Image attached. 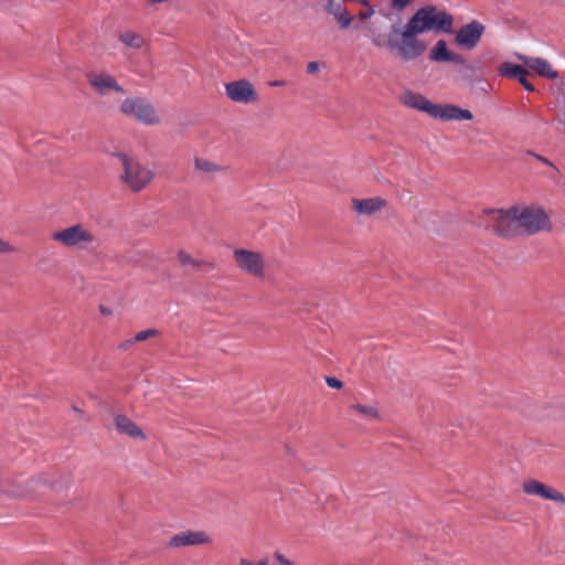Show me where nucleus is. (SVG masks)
<instances>
[{"mask_svg": "<svg viewBox=\"0 0 565 565\" xmlns=\"http://www.w3.org/2000/svg\"><path fill=\"white\" fill-rule=\"evenodd\" d=\"M454 17L446 10L427 4L417 9L406 24H392L386 40L377 35L372 38V43L376 47L386 46L401 60L411 62L420 57L428 47L420 39L422 34H450L454 32Z\"/></svg>", "mask_w": 565, "mask_h": 565, "instance_id": "nucleus-1", "label": "nucleus"}, {"mask_svg": "<svg viewBox=\"0 0 565 565\" xmlns=\"http://www.w3.org/2000/svg\"><path fill=\"white\" fill-rule=\"evenodd\" d=\"M483 213L490 216L492 232L503 238L516 237L523 233L533 235L551 232L553 228L546 212L534 205H513L507 210L486 209Z\"/></svg>", "mask_w": 565, "mask_h": 565, "instance_id": "nucleus-2", "label": "nucleus"}, {"mask_svg": "<svg viewBox=\"0 0 565 565\" xmlns=\"http://www.w3.org/2000/svg\"><path fill=\"white\" fill-rule=\"evenodd\" d=\"M70 473L45 472L35 478L22 481L18 477L0 475V494L26 499L41 495L43 488L60 490L70 482Z\"/></svg>", "mask_w": 565, "mask_h": 565, "instance_id": "nucleus-3", "label": "nucleus"}, {"mask_svg": "<svg viewBox=\"0 0 565 565\" xmlns=\"http://www.w3.org/2000/svg\"><path fill=\"white\" fill-rule=\"evenodd\" d=\"M399 102L408 108L426 113L430 117L444 121L471 120L473 118V115L469 109H462L452 104H434L424 95L411 89H406L401 93Z\"/></svg>", "mask_w": 565, "mask_h": 565, "instance_id": "nucleus-4", "label": "nucleus"}, {"mask_svg": "<svg viewBox=\"0 0 565 565\" xmlns=\"http://www.w3.org/2000/svg\"><path fill=\"white\" fill-rule=\"evenodd\" d=\"M122 173L120 180L132 191L140 192L146 189L153 180L154 172L141 164L138 160L126 153H117Z\"/></svg>", "mask_w": 565, "mask_h": 565, "instance_id": "nucleus-5", "label": "nucleus"}, {"mask_svg": "<svg viewBox=\"0 0 565 565\" xmlns=\"http://www.w3.org/2000/svg\"><path fill=\"white\" fill-rule=\"evenodd\" d=\"M52 241L67 249H87L96 243L95 234L82 223H76L51 234Z\"/></svg>", "mask_w": 565, "mask_h": 565, "instance_id": "nucleus-6", "label": "nucleus"}, {"mask_svg": "<svg viewBox=\"0 0 565 565\" xmlns=\"http://www.w3.org/2000/svg\"><path fill=\"white\" fill-rule=\"evenodd\" d=\"M120 111L145 125H158L160 117L154 106L142 97H129L120 104Z\"/></svg>", "mask_w": 565, "mask_h": 565, "instance_id": "nucleus-7", "label": "nucleus"}, {"mask_svg": "<svg viewBox=\"0 0 565 565\" xmlns=\"http://www.w3.org/2000/svg\"><path fill=\"white\" fill-rule=\"evenodd\" d=\"M233 259L241 271L255 278H264L266 263L263 253L239 247L233 250Z\"/></svg>", "mask_w": 565, "mask_h": 565, "instance_id": "nucleus-8", "label": "nucleus"}, {"mask_svg": "<svg viewBox=\"0 0 565 565\" xmlns=\"http://www.w3.org/2000/svg\"><path fill=\"white\" fill-rule=\"evenodd\" d=\"M226 96L234 103L253 104L259 102V95L248 79H238L225 85Z\"/></svg>", "mask_w": 565, "mask_h": 565, "instance_id": "nucleus-9", "label": "nucleus"}, {"mask_svg": "<svg viewBox=\"0 0 565 565\" xmlns=\"http://www.w3.org/2000/svg\"><path fill=\"white\" fill-rule=\"evenodd\" d=\"M486 26L473 20L470 23L462 25L455 35V43L465 50H473L480 42Z\"/></svg>", "mask_w": 565, "mask_h": 565, "instance_id": "nucleus-10", "label": "nucleus"}, {"mask_svg": "<svg viewBox=\"0 0 565 565\" xmlns=\"http://www.w3.org/2000/svg\"><path fill=\"white\" fill-rule=\"evenodd\" d=\"M212 539L204 531H183L170 537L167 545L170 548H180L185 546H198L210 544Z\"/></svg>", "mask_w": 565, "mask_h": 565, "instance_id": "nucleus-11", "label": "nucleus"}, {"mask_svg": "<svg viewBox=\"0 0 565 565\" xmlns=\"http://www.w3.org/2000/svg\"><path fill=\"white\" fill-rule=\"evenodd\" d=\"M388 205V202L382 196H372L366 199H351V209L360 216H374L381 213Z\"/></svg>", "mask_w": 565, "mask_h": 565, "instance_id": "nucleus-12", "label": "nucleus"}, {"mask_svg": "<svg viewBox=\"0 0 565 565\" xmlns=\"http://www.w3.org/2000/svg\"><path fill=\"white\" fill-rule=\"evenodd\" d=\"M87 81L93 89L102 96L107 95L109 92L114 90L119 94H124L125 89L118 84L116 78L108 73H89L87 75Z\"/></svg>", "mask_w": 565, "mask_h": 565, "instance_id": "nucleus-13", "label": "nucleus"}, {"mask_svg": "<svg viewBox=\"0 0 565 565\" xmlns=\"http://www.w3.org/2000/svg\"><path fill=\"white\" fill-rule=\"evenodd\" d=\"M522 489L524 493L529 495H536L546 500L565 504V495L563 493L539 480H525L522 484Z\"/></svg>", "mask_w": 565, "mask_h": 565, "instance_id": "nucleus-14", "label": "nucleus"}, {"mask_svg": "<svg viewBox=\"0 0 565 565\" xmlns=\"http://www.w3.org/2000/svg\"><path fill=\"white\" fill-rule=\"evenodd\" d=\"M114 425L117 433L120 435L141 441L147 439V435L143 429L125 414H115Z\"/></svg>", "mask_w": 565, "mask_h": 565, "instance_id": "nucleus-15", "label": "nucleus"}, {"mask_svg": "<svg viewBox=\"0 0 565 565\" xmlns=\"http://www.w3.org/2000/svg\"><path fill=\"white\" fill-rule=\"evenodd\" d=\"M518 60L523 62L527 67L535 71L540 76L555 79L558 77V73L553 70L552 65L544 58L541 57H530L526 55H516Z\"/></svg>", "mask_w": 565, "mask_h": 565, "instance_id": "nucleus-16", "label": "nucleus"}, {"mask_svg": "<svg viewBox=\"0 0 565 565\" xmlns=\"http://www.w3.org/2000/svg\"><path fill=\"white\" fill-rule=\"evenodd\" d=\"M178 262L181 266L186 267L190 266L192 268L202 269L206 271L214 270L216 268V264L212 260L205 259H196L190 253L184 249H180L177 253Z\"/></svg>", "mask_w": 565, "mask_h": 565, "instance_id": "nucleus-17", "label": "nucleus"}, {"mask_svg": "<svg viewBox=\"0 0 565 565\" xmlns=\"http://www.w3.org/2000/svg\"><path fill=\"white\" fill-rule=\"evenodd\" d=\"M348 411L352 414L359 415L361 418L369 422L381 419V413L379 408L374 405L352 403L348 406Z\"/></svg>", "mask_w": 565, "mask_h": 565, "instance_id": "nucleus-18", "label": "nucleus"}, {"mask_svg": "<svg viewBox=\"0 0 565 565\" xmlns=\"http://www.w3.org/2000/svg\"><path fill=\"white\" fill-rule=\"evenodd\" d=\"M118 40L126 46L140 50L145 43V38L135 31L126 30L119 33Z\"/></svg>", "mask_w": 565, "mask_h": 565, "instance_id": "nucleus-19", "label": "nucleus"}, {"mask_svg": "<svg viewBox=\"0 0 565 565\" xmlns=\"http://www.w3.org/2000/svg\"><path fill=\"white\" fill-rule=\"evenodd\" d=\"M194 169L195 171L205 175L214 174L224 170L223 167L204 158L194 159Z\"/></svg>", "mask_w": 565, "mask_h": 565, "instance_id": "nucleus-20", "label": "nucleus"}, {"mask_svg": "<svg viewBox=\"0 0 565 565\" xmlns=\"http://www.w3.org/2000/svg\"><path fill=\"white\" fill-rule=\"evenodd\" d=\"M451 51L448 50L445 40H439L434 45L429 53V58L435 62H448V57Z\"/></svg>", "mask_w": 565, "mask_h": 565, "instance_id": "nucleus-21", "label": "nucleus"}, {"mask_svg": "<svg viewBox=\"0 0 565 565\" xmlns=\"http://www.w3.org/2000/svg\"><path fill=\"white\" fill-rule=\"evenodd\" d=\"M500 75L518 79L522 75H529L526 68L509 62L503 63L499 68Z\"/></svg>", "mask_w": 565, "mask_h": 565, "instance_id": "nucleus-22", "label": "nucleus"}, {"mask_svg": "<svg viewBox=\"0 0 565 565\" xmlns=\"http://www.w3.org/2000/svg\"><path fill=\"white\" fill-rule=\"evenodd\" d=\"M332 15L338 21L340 29L343 30L348 29L353 20V15H351L344 8H342L337 13H333Z\"/></svg>", "mask_w": 565, "mask_h": 565, "instance_id": "nucleus-23", "label": "nucleus"}, {"mask_svg": "<svg viewBox=\"0 0 565 565\" xmlns=\"http://www.w3.org/2000/svg\"><path fill=\"white\" fill-rule=\"evenodd\" d=\"M159 334H160V331L158 329H147V330H142V331L138 332L134 337V340L137 341V342H142V341H146L148 339L156 338Z\"/></svg>", "mask_w": 565, "mask_h": 565, "instance_id": "nucleus-24", "label": "nucleus"}, {"mask_svg": "<svg viewBox=\"0 0 565 565\" xmlns=\"http://www.w3.org/2000/svg\"><path fill=\"white\" fill-rule=\"evenodd\" d=\"M342 8L341 3L337 2V0H327L324 4L326 12L331 15L340 11Z\"/></svg>", "mask_w": 565, "mask_h": 565, "instance_id": "nucleus-25", "label": "nucleus"}, {"mask_svg": "<svg viewBox=\"0 0 565 565\" xmlns=\"http://www.w3.org/2000/svg\"><path fill=\"white\" fill-rule=\"evenodd\" d=\"M362 3L366 7L365 10L360 11L359 18L364 21L369 18H371L374 14L373 8L369 4L367 1L363 0Z\"/></svg>", "mask_w": 565, "mask_h": 565, "instance_id": "nucleus-26", "label": "nucleus"}, {"mask_svg": "<svg viewBox=\"0 0 565 565\" xmlns=\"http://www.w3.org/2000/svg\"><path fill=\"white\" fill-rule=\"evenodd\" d=\"M17 249L8 241L0 238V254L14 253Z\"/></svg>", "mask_w": 565, "mask_h": 565, "instance_id": "nucleus-27", "label": "nucleus"}, {"mask_svg": "<svg viewBox=\"0 0 565 565\" xmlns=\"http://www.w3.org/2000/svg\"><path fill=\"white\" fill-rule=\"evenodd\" d=\"M529 154L533 156L535 159H537L539 161H541L542 163L551 167L555 172H559L558 169L555 167V164L553 162H551L547 158L541 156V154H537V153H534L532 151H527Z\"/></svg>", "mask_w": 565, "mask_h": 565, "instance_id": "nucleus-28", "label": "nucleus"}, {"mask_svg": "<svg viewBox=\"0 0 565 565\" xmlns=\"http://www.w3.org/2000/svg\"><path fill=\"white\" fill-rule=\"evenodd\" d=\"M326 383L328 384V386L335 388V390H341L343 387L342 381H340L337 377L327 376Z\"/></svg>", "mask_w": 565, "mask_h": 565, "instance_id": "nucleus-29", "label": "nucleus"}, {"mask_svg": "<svg viewBox=\"0 0 565 565\" xmlns=\"http://www.w3.org/2000/svg\"><path fill=\"white\" fill-rule=\"evenodd\" d=\"M268 564H269V562H268V558H266V557L259 559L257 563H253L248 558H244V557L241 558L238 562V565H268Z\"/></svg>", "mask_w": 565, "mask_h": 565, "instance_id": "nucleus-30", "label": "nucleus"}, {"mask_svg": "<svg viewBox=\"0 0 565 565\" xmlns=\"http://www.w3.org/2000/svg\"><path fill=\"white\" fill-rule=\"evenodd\" d=\"M413 1L414 0H392V7L402 11Z\"/></svg>", "mask_w": 565, "mask_h": 565, "instance_id": "nucleus-31", "label": "nucleus"}, {"mask_svg": "<svg viewBox=\"0 0 565 565\" xmlns=\"http://www.w3.org/2000/svg\"><path fill=\"white\" fill-rule=\"evenodd\" d=\"M448 62H452L456 64H465L466 58L461 54H458V53H455L451 51L449 54V57H448Z\"/></svg>", "mask_w": 565, "mask_h": 565, "instance_id": "nucleus-32", "label": "nucleus"}, {"mask_svg": "<svg viewBox=\"0 0 565 565\" xmlns=\"http://www.w3.org/2000/svg\"><path fill=\"white\" fill-rule=\"evenodd\" d=\"M519 83L527 90L534 92V86L527 81V75H522L518 78Z\"/></svg>", "mask_w": 565, "mask_h": 565, "instance_id": "nucleus-33", "label": "nucleus"}, {"mask_svg": "<svg viewBox=\"0 0 565 565\" xmlns=\"http://www.w3.org/2000/svg\"><path fill=\"white\" fill-rule=\"evenodd\" d=\"M275 559L277 561L278 565H294L290 559L285 557L281 553H275Z\"/></svg>", "mask_w": 565, "mask_h": 565, "instance_id": "nucleus-34", "label": "nucleus"}, {"mask_svg": "<svg viewBox=\"0 0 565 565\" xmlns=\"http://www.w3.org/2000/svg\"><path fill=\"white\" fill-rule=\"evenodd\" d=\"M320 70V64L318 62H309L307 64V73L308 74H316Z\"/></svg>", "mask_w": 565, "mask_h": 565, "instance_id": "nucleus-35", "label": "nucleus"}, {"mask_svg": "<svg viewBox=\"0 0 565 565\" xmlns=\"http://www.w3.org/2000/svg\"><path fill=\"white\" fill-rule=\"evenodd\" d=\"M135 343H137V341H135V340H134V338H130V339L126 340L125 342H122V343L119 345V349L126 350V349H128L129 347L134 345Z\"/></svg>", "mask_w": 565, "mask_h": 565, "instance_id": "nucleus-36", "label": "nucleus"}, {"mask_svg": "<svg viewBox=\"0 0 565 565\" xmlns=\"http://www.w3.org/2000/svg\"><path fill=\"white\" fill-rule=\"evenodd\" d=\"M268 85L270 87H282V86L287 85V82L286 81H278V79H276V81L269 82Z\"/></svg>", "mask_w": 565, "mask_h": 565, "instance_id": "nucleus-37", "label": "nucleus"}, {"mask_svg": "<svg viewBox=\"0 0 565 565\" xmlns=\"http://www.w3.org/2000/svg\"><path fill=\"white\" fill-rule=\"evenodd\" d=\"M99 310H100L102 315H104V316H110L111 315V309H109V308H107L105 306H100Z\"/></svg>", "mask_w": 565, "mask_h": 565, "instance_id": "nucleus-38", "label": "nucleus"}, {"mask_svg": "<svg viewBox=\"0 0 565 565\" xmlns=\"http://www.w3.org/2000/svg\"><path fill=\"white\" fill-rule=\"evenodd\" d=\"M72 409H73L75 413H77L79 416H83V414H84V411H83V409H81L79 407H77L76 405H73V406H72Z\"/></svg>", "mask_w": 565, "mask_h": 565, "instance_id": "nucleus-39", "label": "nucleus"}, {"mask_svg": "<svg viewBox=\"0 0 565 565\" xmlns=\"http://www.w3.org/2000/svg\"><path fill=\"white\" fill-rule=\"evenodd\" d=\"M286 451H287L288 454H291V449H290L288 446H286Z\"/></svg>", "mask_w": 565, "mask_h": 565, "instance_id": "nucleus-40", "label": "nucleus"}]
</instances>
